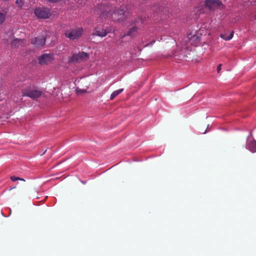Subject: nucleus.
Wrapping results in <instances>:
<instances>
[{
  "label": "nucleus",
  "mask_w": 256,
  "mask_h": 256,
  "mask_svg": "<svg viewBox=\"0 0 256 256\" xmlns=\"http://www.w3.org/2000/svg\"><path fill=\"white\" fill-rule=\"evenodd\" d=\"M126 10V8H122L118 9L115 6H108L102 14V16L112 19L114 21L123 20Z\"/></svg>",
  "instance_id": "1"
},
{
  "label": "nucleus",
  "mask_w": 256,
  "mask_h": 256,
  "mask_svg": "<svg viewBox=\"0 0 256 256\" xmlns=\"http://www.w3.org/2000/svg\"><path fill=\"white\" fill-rule=\"evenodd\" d=\"M22 92V96H26L34 100L39 98L42 94V90L32 88L31 86L23 88Z\"/></svg>",
  "instance_id": "2"
},
{
  "label": "nucleus",
  "mask_w": 256,
  "mask_h": 256,
  "mask_svg": "<svg viewBox=\"0 0 256 256\" xmlns=\"http://www.w3.org/2000/svg\"><path fill=\"white\" fill-rule=\"evenodd\" d=\"M84 30L82 28H78L66 30L64 32V36L70 40L79 38L83 34Z\"/></svg>",
  "instance_id": "3"
},
{
  "label": "nucleus",
  "mask_w": 256,
  "mask_h": 256,
  "mask_svg": "<svg viewBox=\"0 0 256 256\" xmlns=\"http://www.w3.org/2000/svg\"><path fill=\"white\" fill-rule=\"evenodd\" d=\"M34 14L38 18L42 19L48 18L51 16L50 9L45 7L36 8L34 10Z\"/></svg>",
  "instance_id": "4"
},
{
  "label": "nucleus",
  "mask_w": 256,
  "mask_h": 256,
  "mask_svg": "<svg viewBox=\"0 0 256 256\" xmlns=\"http://www.w3.org/2000/svg\"><path fill=\"white\" fill-rule=\"evenodd\" d=\"M205 7L210 10H214L216 9H222L224 8L222 2L219 0H206Z\"/></svg>",
  "instance_id": "5"
},
{
  "label": "nucleus",
  "mask_w": 256,
  "mask_h": 256,
  "mask_svg": "<svg viewBox=\"0 0 256 256\" xmlns=\"http://www.w3.org/2000/svg\"><path fill=\"white\" fill-rule=\"evenodd\" d=\"M88 58L89 54L88 53L84 52H79L78 54H73L70 59V62H80L88 60Z\"/></svg>",
  "instance_id": "6"
},
{
  "label": "nucleus",
  "mask_w": 256,
  "mask_h": 256,
  "mask_svg": "<svg viewBox=\"0 0 256 256\" xmlns=\"http://www.w3.org/2000/svg\"><path fill=\"white\" fill-rule=\"evenodd\" d=\"M110 30L100 27H96L94 29L92 35L94 36H98L101 38L106 36Z\"/></svg>",
  "instance_id": "7"
},
{
  "label": "nucleus",
  "mask_w": 256,
  "mask_h": 256,
  "mask_svg": "<svg viewBox=\"0 0 256 256\" xmlns=\"http://www.w3.org/2000/svg\"><path fill=\"white\" fill-rule=\"evenodd\" d=\"M53 60L52 55L50 54H44L38 58V62L40 64H48Z\"/></svg>",
  "instance_id": "8"
},
{
  "label": "nucleus",
  "mask_w": 256,
  "mask_h": 256,
  "mask_svg": "<svg viewBox=\"0 0 256 256\" xmlns=\"http://www.w3.org/2000/svg\"><path fill=\"white\" fill-rule=\"evenodd\" d=\"M25 43V40L24 39L15 38L11 42V48H18L24 46Z\"/></svg>",
  "instance_id": "9"
},
{
  "label": "nucleus",
  "mask_w": 256,
  "mask_h": 256,
  "mask_svg": "<svg viewBox=\"0 0 256 256\" xmlns=\"http://www.w3.org/2000/svg\"><path fill=\"white\" fill-rule=\"evenodd\" d=\"M31 42L36 47L43 46L46 43V39L44 37H36L31 40Z\"/></svg>",
  "instance_id": "10"
},
{
  "label": "nucleus",
  "mask_w": 256,
  "mask_h": 256,
  "mask_svg": "<svg viewBox=\"0 0 256 256\" xmlns=\"http://www.w3.org/2000/svg\"><path fill=\"white\" fill-rule=\"evenodd\" d=\"M246 148L252 152H256V141L254 140L249 141L246 146Z\"/></svg>",
  "instance_id": "11"
},
{
  "label": "nucleus",
  "mask_w": 256,
  "mask_h": 256,
  "mask_svg": "<svg viewBox=\"0 0 256 256\" xmlns=\"http://www.w3.org/2000/svg\"><path fill=\"white\" fill-rule=\"evenodd\" d=\"M234 32H231L230 34H221L220 35V36L221 38H222V39L226 40H231L232 37H233V36H234Z\"/></svg>",
  "instance_id": "12"
},
{
  "label": "nucleus",
  "mask_w": 256,
  "mask_h": 256,
  "mask_svg": "<svg viewBox=\"0 0 256 256\" xmlns=\"http://www.w3.org/2000/svg\"><path fill=\"white\" fill-rule=\"evenodd\" d=\"M124 90L123 88H120L118 90L114 91L110 95V98L111 100L114 99L118 95L122 92Z\"/></svg>",
  "instance_id": "13"
},
{
  "label": "nucleus",
  "mask_w": 256,
  "mask_h": 256,
  "mask_svg": "<svg viewBox=\"0 0 256 256\" xmlns=\"http://www.w3.org/2000/svg\"><path fill=\"white\" fill-rule=\"evenodd\" d=\"M138 28L136 26H133L130 28L128 32L126 34V36H133L135 35L136 32H137Z\"/></svg>",
  "instance_id": "14"
},
{
  "label": "nucleus",
  "mask_w": 256,
  "mask_h": 256,
  "mask_svg": "<svg viewBox=\"0 0 256 256\" xmlns=\"http://www.w3.org/2000/svg\"><path fill=\"white\" fill-rule=\"evenodd\" d=\"M10 180L13 182H14V181H16L18 180L25 181V180L24 179L19 178V177L16 176H12L10 177Z\"/></svg>",
  "instance_id": "15"
},
{
  "label": "nucleus",
  "mask_w": 256,
  "mask_h": 256,
  "mask_svg": "<svg viewBox=\"0 0 256 256\" xmlns=\"http://www.w3.org/2000/svg\"><path fill=\"white\" fill-rule=\"evenodd\" d=\"M5 14L2 13H0V24H2L5 20Z\"/></svg>",
  "instance_id": "16"
},
{
  "label": "nucleus",
  "mask_w": 256,
  "mask_h": 256,
  "mask_svg": "<svg viewBox=\"0 0 256 256\" xmlns=\"http://www.w3.org/2000/svg\"><path fill=\"white\" fill-rule=\"evenodd\" d=\"M222 64H220L218 65V66H217V68H216V70L218 72H220V70H221V67H222Z\"/></svg>",
  "instance_id": "17"
},
{
  "label": "nucleus",
  "mask_w": 256,
  "mask_h": 256,
  "mask_svg": "<svg viewBox=\"0 0 256 256\" xmlns=\"http://www.w3.org/2000/svg\"><path fill=\"white\" fill-rule=\"evenodd\" d=\"M16 188V187L13 188ZM12 188H10V190H12Z\"/></svg>",
  "instance_id": "18"
}]
</instances>
